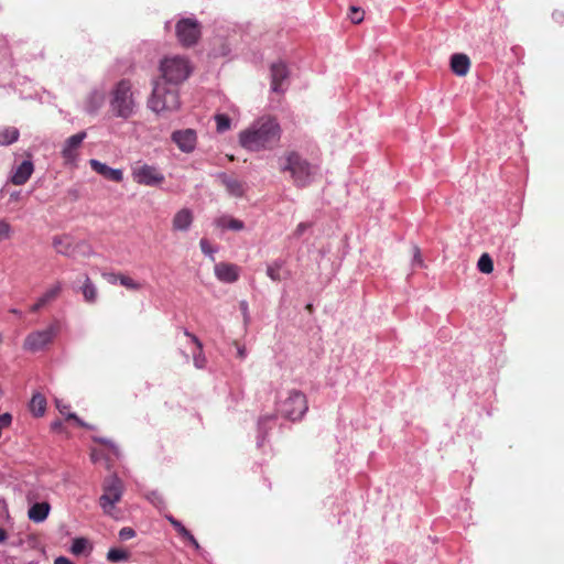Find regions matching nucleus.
Masks as SVG:
<instances>
[{
	"label": "nucleus",
	"instance_id": "f257e3e1",
	"mask_svg": "<svg viewBox=\"0 0 564 564\" xmlns=\"http://www.w3.org/2000/svg\"><path fill=\"white\" fill-rule=\"evenodd\" d=\"M281 134L276 118L262 116L239 133V143L248 151H270L279 145Z\"/></svg>",
	"mask_w": 564,
	"mask_h": 564
},
{
	"label": "nucleus",
	"instance_id": "f03ea898",
	"mask_svg": "<svg viewBox=\"0 0 564 564\" xmlns=\"http://www.w3.org/2000/svg\"><path fill=\"white\" fill-rule=\"evenodd\" d=\"M149 108L156 112H171L180 108V97L176 88L169 86L166 83L155 80L152 95L148 100Z\"/></svg>",
	"mask_w": 564,
	"mask_h": 564
},
{
	"label": "nucleus",
	"instance_id": "7ed1b4c3",
	"mask_svg": "<svg viewBox=\"0 0 564 564\" xmlns=\"http://www.w3.org/2000/svg\"><path fill=\"white\" fill-rule=\"evenodd\" d=\"M111 110L117 117L128 119L133 113L134 100L132 85L129 80H120L111 93Z\"/></svg>",
	"mask_w": 564,
	"mask_h": 564
},
{
	"label": "nucleus",
	"instance_id": "20e7f679",
	"mask_svg": "<svg viewBox=\"0 0 564 564\" xmlns=\"http://www.w3.org/2000/svg\"><path fill=\"white\" fill-rule=\"evenodd\" d=\"M162 78L164 83L177 85L184 82L191 74L192 68L189 62L183 56L165 57L160 65Z\"/></svg>",
	"mask_w": 564,
	"mask_h": 564
},
{
	"label": "nucleus",
	"instance_id": "39448f33",
	"mask_svg": "<svg viewBox=\"0 0 564 564\" xmlns=\"http://www.w3.org/2000/svg\"><path fill=\"white\" fill-rule=\"evenodd\" d=\"M282 171H288L297 187H305L311 183L313 174L312 165L297 152H290L285 156V165Z\"/></svg>",
	"mask_w": 564,
	"mask_h": 564
},
{
	"label": "nucleus",
	"instance_id": "423d86ee",
	"mask_svg": "<svg viewBox=\"0 0 564 564\" xmlns=\"http://www.w3.org/2000/svg\"><path fill=\"white\" fill-rule=\"evenodd\" d=\"M308 410L306 395L299 390H291L278 406L280 414L291 421L301 420Z\"/></svg>",
	"mask_w": 564,
	"mask_h": 564
},
{
	"label": "nucleus",
	"instance_id": "0eeeda50",
	"mask_svg": "<svg viewBox=\"0 0 564 564\" xmlns=\"http://www.w3.org/2000/svg\"><path fill=\"white\" fill-rule=\"evenodd\" d=\"M104 494L99 498L100 507L108 514H111L115 505L120 501L123 492V484L117 476L111 475L104 480Z\"/></svg>",
	"mask_w": 564,
	"mask_h": 564
},
{
	"label": "nucleus",
	"instance_id": "6e6552de",
	"mask_svg": "<svg viewBox=\"0 0 564 564\" xmlns=\"http://www.w3.org/2000/svg\"><path fill=\"white\" fill-rule=\"evenodd\" d=\"M52 245L57 253L65 257H74L77 251H80L84 257L93 254V249L86 241H75L69 235L55 236Z\"/></svg>",
	"mask_w": 564,
	"mask_h": 564
},
{
	"label": "nucleus",
	"instance_id": "1a4fd4ad",
	"mask_svg": "<svg viewBox=\"0 0 564 564\" xmlns=\"http://www.w3.org/2000/svg\"><path fill=\"white\" fill-rule=\"evenodd\" d=\"M175 33L182 46L191 47L199 41L202 26L197 20L184 18L177 21L175 25Z\"/></svg>",
	"mask_w": 564,
	"mask_h": 564
},
{
	"label": "nucleus",
	"instance_id": "9d476101",
	"mask_svg": "<svg viewBox=\"0 0 564 564\" xmlns=\"http://www.w3.org/2000/svg\"><path fill=\"white\" fill-rule=\"evenodd\" d=\"M58 330L59 324L58 322H54L43 330L30 333L23 341V349L33 352L43 349L46 345L53 341Z\"/></svg>",
	"mask_w": 564,
	"mask_h": 564
},
{
	"label": "nucleus",
	"instance_id": "9b49d317",
	"mask_svg": "<svg viewBox=\"0 0 564 564\" xmlns=\"http://www.w3.org/2000/svg\"><path fill=\"white\" fill-rule=\"evenodd\" d=\"M132 178L140 185L156 186L164 181V175L155 166L137 164L132 167Z\"/></svg>",
	"mask_w": 564,
	"mask_h": 564
},
{
	"label": "nucleus",
	"instance_id": "f8f14e48",
	"mask_svg": "<svg viewBox=\"0 0 564 564\" xmlns=\"http://www.w3.org/2000/svg\"><path fill=\"white\" fill-rule=\"evenodd\" d=\"M172 141L184 153H192L197 143V133L194 129L176 130L171 135Z\"/></svg>",
	"mask_w": 564,
	"mask_h": 564
},
{
	"label": "nucleus",
	"instance_id": "ddd939ff",
	"mask_svg": "<svg viewBox=\"0 0 564 564\" xmlns=\"http://www.w3.org/2000/svg\"><path fill=\"white\" fill-rule=\"evenodd\" d=\"M86 138V132H79L74 135H70L66 139L64 147L62 149V158L64 159L65 164H72L76 161L78 155V149Z\"/></svg>",
	"mask_w": 564,
	"mask_h": 564
},
{
	"label": "nucleus",
	"instance_id": "4468645a",
	"mask_svg": "<svg viewBox=\"0 0 564 564\" xmlns=\"http://www.w3.org/2000/svg\"><path fill=\"white\" fill-rule=\"evenodd\" d=\"M218 180L225 186L229 195L234 197H242L246 192V183L234 175L227 173L218 174Z\"/></svg>",
	"mask_w": 564,
	"mask_h": 564
},
{
	"label": "nucleus",
	"instance_id": "2eb2a0df",
	"mask_svg": "<svg viewBox=\"0 0 564 564\" xmlns=\"http://www.w3.org/2000/svg\"><path fill=\"white\" fill-rule=\"evenodd\" d=\"M34 172V164L30 160H25L13 169L10 182L13 185H24Z\"/></svg>",
	"mask_w": 564,
	"mask_h": 564
},
{
	"label": "nucleus",
	"instance_id": "dca6fc26",
	"mask_svg": "<svg viewBox=\"0 0 564 564\" xmlns=\"http://www.w3.org/2000/svg\"><path fill=\"white\" fill-rule=\"evenodd\" d=\"M89 165L93 171L100 174L101 176H104L107 180H110V181L117 182V183H120L123 180V173L121 170L112 169L96 159L89 160Z\"/></svg>",
	"mask_w": 564,
	"mask_h": 564
},
{
	"label": "nucleus",
	"instance_id": "f3484780",
	"mask_svg": "<svg viewBox=\"0 0 564 564\" xmlns=\"http://www.w3.org/2000/svg\"><path fill=\"white\" fill-rule=\"evenodd\" d=\"M215 275L225 283H234L239 278V268L232 263L220 262L215 265Z\"/></svg>",
	"mask_w": 564,
	"mask_h": 564
},
{
	"label": "nucleus",
	"instance_id": "a211bd4d",
	"mask_svg": "<svg viewBox=\"0 0 564 564\" xmlns=\"http://www.w3.org/2000/svg\"><path fill=\"white\" fill-rule=\"evenodd\" d=\"M271 87L275 93H280L281 84L288 78L289 72L284 63L278 62L271 65Z\"/></svg>",
	"mask_w": 564,
	"mask_h": 564
},
{
	"label": "nucleus",
	"instance_id": "6ab92c4d",
	"mask_svg": "<svg viewBox=\"0 0 564 564\" xmlns=\"http://www.w3.org/2000/svg\"><path fill=\"white\" fill-rule=\"evenodd\" d=\"M451 69L457 76H466L470 69V59L466 54L456 53L451 57Z\"/></svg>",
	"mask_w": 564,
	"mask_h": 564
},
{
	"label": "nucleus",
	"instance_id": "aec40b11",
	"mask_svg": "<svg viewBox=\"0 0 564 564\" xmlns=\"http://www.w3.org/2000/svg\"><path fill=\"white\" fill-rule=\"evenodd\" d=\"M62 292L61 282H56L52 285L31 307V312H37L51 301H54Z\"/></svg>",
	"mask_w": 564,
	"mask_h": 564
},
{
	"label": "nucleus",
	"instance_id": "412c9836",
	"mask_svg": "<svg viewBox=\"0 0 564 564\" xmlns=\"http://www.w3.org/2000/svg\"><path fill=\"white\" fill-rule=\"evenodd\" d=\"M193 221V214L189 209L183 208L178 210L173 218V229L184 231L189 228Z\"/></svg>",
	"mask_w": 564,
	"mask_h": 564
},
{
	"label": "nucleus",
	"instance_id": "4be33fe9",
	"mask_svg": "<svg viewBox=\"0 0 564 564\" xmlns=\"http://www.w3.org/2000/svg\"><path fill=\"white\" fill-rule=\"evenodd\" d=\"M50 509L47 502H36L29 509V519L36 523L43 522L47 518Z\"/></svg>",
	"mask_w": 564,
	"mask_h": 564
},
{
	"label": "nucleus",
	"instance_id": "5701e85b",
	"mask_svg": "<svg viewBox=\"0 0 564 564\" xmlns=\"http://www.w3.org/2000/svg\"><path fill=\"white\" fill-rule=\"evenodd\" d=\"M80 291H82L85 302L93 304L97 301L98 290H97L96 285L94 284V282L91 281V279L87 274H85L84 283L80 288Z\"/></svg>",
	"mask_w": 564,
	"mask_h": 564
},
{
	"label": "nucleus",
	"instance_id": "b1692460",
	"mask_svg": "<svg viewBox=\"0 0 564 564\" xmlns=\"http://www.w3.org/2000/svg\"><path fill=\"white\" fill-rule=\"evenodd\" d=\"M215 225L221 229H230L235 231L242 230L245 225L241 220L230 216H221L215 220Z\"/></svg>",
	"mask_w": 564,
	"mask_h": 564
},
{
	"label": "nucleus",
	"instance_id": "393cba45",
	"mask_svg": "<svg viewBox=\"0 0 564 564\" xmlns=\"http://www.w3.org/2000/svg\"><path fill=\"white\" fill-rule=\"evenodd\" d=\"M105 102V95L100 91H93L86 98L85 109L88 112H96Z\"/></svg>",
	"mask_w": 564,
	"mask_h": 564
},
{
	"label": "nucleus",
	"instance_id": "a878e982",
	"mask_svg": "<svg viewBox=\"0 0 564 564\" xmlns=\"http://www.w3.org/2000/svg\"><path fill=\"white\" fill-rule=\"evenodd\" d=\"M30 411L33 413L34 416H42L45 413L46 410V399L41 393L33 394L31 401H30Z\"/></svg>",
	"mask_w": 564,
	"mask_h": 564
},
{
	"label": "nucleus",
	"instance_id": "bb28decb",
	"mask_svg": "<svg viewBox=\"0 0 564 564\" xmlns=\"http://www.w3.org/2000/svg\"><path fill=\"white\" fill-rule=\"evenodd\" d=\"M185 335L187 337L191 338V340L195 344L196 346V351L194 352V365L196 366V368L198 369H202L204 368L205 366V362H206V359L204 356H202V352H203V345L200 343V340L193 334H191L189 332H185Z\"/></svg>",
	"mask_w": 564,
	"mask_h": 564
},
{
	"label": "nucleus",
	"instance_id": "cd10ccee",
	"mask_svg": "<svg viewBox=\"0 0 564 564\" xmlns=\"http://www.w3.org/2000/svg\"><path fill=\"white\" fill-rule=\"evenodd\" d=\"M20 132L14 127H6L0 130V147L10 145L18 141Z\"/></svg>",
	"mask_w": 564,
	"mask_h": 564
},
{
	"label": "nucleus",
	"instance_id": "c85d7f7f",
	"mask_svg": "<svg viewBox=\"0 0 564 564\" xmlns=\"http://www.w3.org/2000/svg\"><path fill=\"white\" fill-rule=\"evenodd\" d=\"M90 458L95 464L101 463L106 469H110L112 466L110 454H106L102 449H93Z\"/></svg>",
	"mask_w": 564,
	"mask_h": 564
},
{
	"label": "nucleus",
	"instance_id": "c756f323",
	"mask_svg": "<svg viewBox=\"0 0 564 564\" xmlns=\"http://www.w3.org/2000/svg\"><path fill=\"white\" fill-rule=\"evenodd\" d=\"M477 268L481 273L490 274L494 271V261L488 253H482L477 262Z\"/></svg>",
	"mask_w": 564,
	"mask_h": 564
},
{
	"label": "nucleus",
	"instance_id": "7c9ffc66",
	"mask_svg": "<svg viewBox=\"0 0 564 564\" xmlns=\"http://www.w3.org/2000/svg\"><path fill=\"white\" fill-rule=\"evenodd\" d=\"M129 558V552L122 549H110L107 553V560L112 563L127 561Z\"/></svg>",
	"mask_w": 564,
	"mask_h": 564
},
{
	"label": "nucleus",
	"instance_id": "2f4dec72",
	"mask_svg": "<svg viewBox=\"0 0 564 564\" xmlns=\"http://www.w3.org/2000/svg\"><path fill=\"white\" fill-rule=\"evenodd\" d=\"M217 131L223 133L230 128V118L225 113H218L215 116Z\"/></svg>",
	"mask_w": 564,
	"mask_h": 564
},
{
	"label": "nucleus",
	"instance_id": "473e14b6",
	"mask_svg": "<svg viewBox=\"0 0 564 564\" xmlns=\"http://www.w3.org/2000/svg\"><path fill=\"white\" fill-rule=\"evenodd\" d=\"M348 18L354 24H359L364 21L365 11L360 7L351 6L349 8Z\"/></svg>",
	"mask_w": 564,
	"mask_h": 564
},
{
	"label": "nucleus",
	"instance_id": "72a5a7b5",
	"mask_svg": "<svg viewBox=\"0 0 564 564\" xmlns=\"http://www.w3.org/2000/svg\"><path fill=\"white\" fill-rule=\"evenodd\" d=\"M119 283L123 288L131 290V291H139L142 288L141 283L134 281L131 276L123 274V273L121 274Z\"/></svg>",
	"mask_w": 564,
	"mask_h": 564
},
{
	"label": "nucleus",
	"instance_id": "f704fd0d",
	"mask_svg": "<svg viewBox=\"0 0 564 564\" xmlns=\"http://www.w3.org/2000/svg\"><path fill=\"white\" fill-rule=\"evenodd\" d=\"M88 541L85 538H76L73 541L70 551L75 555H80L87 549Z\"/></svg>",
	"mask_w": 564,
	"mask_h": 564
},
{
	"label": "nucleus",
	"instance_id": "c9c22d12",
	"mask_svg": "<svg viewBox=\"0 0 564 564\" xmlns=\"http://www.w3.org/2000/svg\"><path fill=\"white\" fill-rule=\"evenodd\" d=\"M56 406L58 409V411L62 413V414H65L67 420H73L77 423V425L79 426H83V427H87V424H85L75 413H67L66 411L68 410V405H62L59 402L56 403Z\"/></svg>",
	"mask_w": 564,
	"mask_h": 564
},
{
	"label": "nucleus",
	"instance_id": "e433bc0d",
	"mask_svg": "<svg viewBox=\"0 0 564 564\" xmlns=\"http://www.w3.org/2000/svg\"><path fill=\"white\" fill-rule=\"evenodd\" d=\"M280 270H281L280 263H278V262L272 263V264L268 265V268H267V275L272 281H275V282L281 281L282 276H281Z\"/></svg>",
	"mask_w": 564,
	"mask_h": 564
},
{
	"label": "nucleus",
	"instance_id": "4c0bfd02",
	"mask_svg": "<svg viewBox=\"0 0 564 564\" xmlns=\"http://www.w3.org/2000/svg\"><path fill=\"white\" fill-rule=\"evenodd\" d=\"M11 225L4 219H0V241L8 240L11 238Z\"/></svg>",
	"mask_w": 564,
	"mask_h": 564
},
{
	"label": "nucleus",
	"instance_id": "58836bf2",
	"mask_svg": "<svg viewBox=\"0 0 564 564\" xmlns=\"http://www.w3.org/2000/svg\"><path fill=\"white\" fill-rule=\"evenodd\" d=\"M167 520L182 538L184 535H189V531L178 520H176L172 516L167 517Z\"/></svg>",
	"mask_w": 564,
	"mask_h": 564
},
{
	"label": "nucleus",
	"instance_id": "ea45409f",
	"mask_svg": "<svg viewBox=\"0 0 564 564\" xmlns=\"http://www.w3.org/2000/svg\"><path fill=\"white\" fill-rule=\"evenodd\" d=\"M134 535H135L134 530L132 528H129V527L122 528L119 531V538L122 541H127L129 539H132Z\"/></svg>",
	"mask_w": 564,
	"mask_h": 564
},
{
	"label": "nucleus",
	"instance_id": "a19ab883",
	"mask_svg": "<svg viewBox=\"0 0 564 564\" xmlns=\"http://www.w3.org/2000/svg\"><path fill=\"white\" fill-rule=\"evenodd\" d=\"M122 273H102V278L110 284L119 283Z\"/></svg>",
	"mask_w": 564,
	"mask_h": 564
},
{
	"label": "nucleus",
	"instance_id": "79ce46f5",
	"mask_svg": "<svg viewBox=\"0 0 564 564\" xmlns=\"http://www.w3.org/2000/svg\"><path fill=\"white\" fill-rule=\"evenodd\" d=\"M310 227H311L310 223H300L296 226V228L293 232V236L296 238H300Z\"/></svg>",
	"mask_w": 564,
	"mask_h": 564
},
{
	"label": "nucleus",
	"instance_id": "37998d69",
	"mask_svg": "<svg viewBox=\"0 0 564 564\" xmlns=\"http://www.w3.org/2000/svg\"><path fill=\"white\" fill-rule=\"evenodd\" d=\"M199 246H200L202 251H203L205 254H208V256L213 254L214 249H213V247H212L210 242H209L207 239L203 238V239L200 240V242H199Z\"/></svg>",
	"mask_w": 564,
	"mask_h": 564
},
{
	"label": "nucleus",
	"instance_id": "c03bdc74",
	"mask_svg": "<svg viewBox=\"0 0 564 564\" xmlns=\"http://www.w3.org/2000/svg\"><path fill=\"white\" fill-rule=\"evenodd\" d=\"M552 19L558 25H563L564 24V11H562V10H554L553 13H552Z\"/></svg>",
	"mask_w": 564,
	"mask_h": 564
},
{
	"label": "nucleus",
	"instance_id": "a18cd8bd",
	"mask_svg": "<svg viewBox=\"0 0 564 564\" xmlns=\"http://www.w3.org/2000/svg\"><path fill=\"white\" fill-rule=\"evenodd\" d=\"M235 346L237 347V357L240 359H245L247 356V349L243 345L238 344L235 341Z\"/></svg>",
	"mask_w": 564,
	"mask_h": 564
},
{
	"label": "nucleus",
	"instance_id": "49530a36",
	"mask_svg": "<svg viewBox=\"0 0 564 564\" xmlns=\"http://www.w3.org/2000/svg\"><path fill=\"white\" fill-rule=\"evenodd\" d=\"M183 539L187 540L195 549H199V543L191 532L189 535H184Z\"/></svg>",
	"mask_w": 564,
	"mask_h": 564
},
{
	"label": "nucleus",
	"instance_id": "de8ad7c7",
	"mask_svg": "<svg viewBox=\"0 0 564 564\" xmlns=\"http://www.w3.org/2000/svg\"><path fill=\"white\" fill-rule=\"evenodd\" d=\"M54 564H74L70 560L64 556H59L54 561Z\"/></svg>",
	"mask_w": 564,
	"mask_h": 564
},
{
	"label": "nucleus",
	"instance_id": "09e8293b",
	"mask_svg": "<svg viewBox=\"0 0 564 564\" xmlns=\"http://www.w3.org/2000/svg\"><path fill=\"white\" fill-rule=\"evenodd\" d=\"M414 260L417 261L420 264H422V258L420 253V249L417 247H414Z\"/></svg>",
	"mask_w": 564,
	"mask_h": 564
},
{
	"label": "nucleus",
	"instance_id": "8fccbe9b",
	"mask_svg": "<svg viewBox=\"0 0 564 564\" xmlns=\"http://www.w3.org/2000/svg\"><path fill=\"white\" fill-rule=\"evenodd\" d=\"M7 536H8V534H7L6 530L0 528V543L6 541Z\"/></svg>",
	"mask_w": 564,
	"mask_h": 564
},
{
	"label": "nucleus",
	"instance_id": "3c124183",
	"mask_svg": "<svg viewBox=\"0 0 564 564\" xmlns=\"http://www.w3.org/2000/svg\"><path fill=\"white\" fill-rule=\"evenodd\" d=\"M110 451L112 456H117V449L112 444H110Z\"/></svg>",
	"mask_w": 564,
	"mask_h": 564
},
{
	"label": "nucleus",
	"instance_id": "603ef678",
	"mask_svg": "<svg viewBox=\"0 0 564 564\" xmlns=\"http://www.w3.org/2000/svg\"><path fill=\"white\" fill-rule=\"evenodd\" d=\"M10 313H12L14 315H19V316L21 315V312L19 310H17V308H11Z\"/></svg>",
	"mask_w": 564,
	"mask_h": 564
},
{
	"label": "nucleus",
	"instance_id": "864d4df0",
	"mask_svg": "<svg viewBox=\"0 0 564 564\" xmlns=\"http://www.w3.org/2000/svg\"><path fill=\"white\" fill-rule=\"evenodd\" d=\"M241 310L247 311V303L246 302H241Z\"/></svg>",
	"mask_w": 564,
	"mask_h": 564
},
{
	"label": "nucleus",
	"instance_id": "5fc2aeb1",
	"mask_svg": "<svg viewBox=\"0 0 564 564\" xmlns=\"http://www.w3.org/2000/svg\"><path fill=\"white\" fill-rule=\"evenodd\" d=\"M306 310H307L308 312H312V311H313V305H312V304H307V305H306Z\"/></svg>",
	"mask_w": 564,
	"mask_h": 564
},
{
	"label": "nucleus",
	"instance_id": "6e6d98bb",
	"mask_svg": "<svg viewBox=\"0 0 564 564\" xmlns=\"http://www.w3.org/2000/svg\"><path fill=\"white\" fill-rule=\"evenodd\" d=\"M267 419V416L260 417V423H263Z\"/></svg>",
	"mask_w": 564,
	"mask_h": 564
},
{
	"label": "nucleus",
	"instance_id": "4d7b16f0",
	"mask_svg": "<svg viewBox=\"0 0 564 564\" xmlns=\"http://www.w3.org/2000/svg\"><path fill=\"white\" fill-rule=\"evenodd\" d=\"M102 444H109V442L105 441V440H99Z\"/></svg>",
	"mask_w": 564,
	"mask_h": 564
},
{
	"label": "nucleus",
	"instance_id": "13d9d810",
	"mask_svg": "<svg viewBox=\"0 0 564 564\" xmlns=\"http://www.w3.org/2000/svg\"><path fill=\"white\" fill-rule=\"evenodd\" d=\"M61 425V423H55L53 424V427H58Z\"/></svg>",
	"mask_w": 564,
	"mask_h": 564
}]
</instances>
